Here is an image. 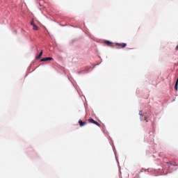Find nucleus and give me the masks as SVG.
<instances>
[{
	"mask_svg": "<svg viewBox=\"0 0 178 178\" xmlns=\"http://www.w3.org/2000/svg\"><path fill=\"white\" fill-rule=\"evenodd\" d=\"M89 123H93V124H96V126H98V127H101V124H99L98 122L94 120V119L90 118L88 120Z\"/></svg>",
	"mask_w": 178,
	"mask_h": 178,
	"instance_id": "f03ea898",
	"label": "nucleus"
},
{
	"mask_svg": "<svg viewBox=\"0 0 178 178\" xmlns=\"http://www.w3.org/2000/svg\"><path fill=\"white\" fill-rule=\"evenodd\" d=\"M104 44H106V45H108V47H112V44H113V42H112L109 40H106L104 42Z\"/></svg>",
	"mask_w": 178,
	"mask_h": 178,
	"instance_id": "0eeeda50",
	"label": "nucleus"
},
{
	"mask_svg": "<svg viewBox=\"0 0 178 178\" xmlns=\"http://www.w3.org/2000/svg\"><path fill=\"white\" fill-rule=\"evenodd\" d=\"M176 51H178V45L175 48Z\"/></svg>",
	"mask_w": 178,
	"mask_h": 178,
	"instance_id": "9d476101",
	"label": "nucleus"
},
{
	"mask_svg": "<svg viewBox=\"0 0 178 178\" xmlns=\"http://www.w3.org/2000/svg\"><path fill=\"white\" fill-rule=\"evenodd\" d=\"M139 115L140 116V120H147V117L144 116L143 114V111L139 112Z\"/></svg>",
	"mask_w": 178,
	"mask_h": 178,
	"instance_id": "39448f33",
	"label": "nucleus"
},
{
	"mask_svg": "<svg viewBox=\"0 0 178 178\" xmlns=\"http://www.w3.org/2000/svg\"><path fill=\"white\" fill-rule=\"evenodd\" d=\"M47 60H54V58L51 57L43 58L40 60V62H47Z\"/></svg>",
	"mask_w": 178,
	"mask_h": 178,
	"instance_id": "7ed1b4c3",
	"label": "nucleus"
},
{
	"mask_svg": "<svg viewBox=\"0 0 178 178\" xmlns=\"http://www.w3.org/2000/svg\"><path fill=\"white\" fill-rule=\"evenodd\" d=\"M79 124L81 127H83V126H86L87 124V122H83L81 120L79 121Z\"/></svg>",
	"mask_w": 178,
	"mask_h": 178,
	"instance_id": "423d86ee",
	"label": "nucleus"
},
{
	"mask_svg": "<svg viewBox=\"0 0 178 178\" xmlns=\"http://www.w3.org/2000/svg\"><path fill=\"white\" fill-rule=\"evenodd\" d=\"M175 88V90L177 91V90H178V79H177Z\"/></svg>",
	"mask_w": 178,
	"mask_h": 178,
	"instance_id": "1a4fd4ad",
	"label": "nucleus"
},
{
	"mask_svg": "<svg viewBox=\"0 0 178 178\" xmlns=\"http://www.w3.org/2000/svg\"><path fill=\"white\" fill-rule=\"evenodd\" d=\"M30 24L33 26V30H35V31H38L40 28L38 27V26L35 25V23H34V19H32Z\"/></svg>",
	"mask_w": 178,
	"mask_h": 178,
	"instance_id": "f257e3e1",
	"label": "nucleus"
},
{
	"mask_svg": "<svg viewBox=\"0 0 178 178\" xmlns=\"http://www.w3.org/2000/svg\"><path fill=\"white\" fill-rule=\"evenodd\" d=\"M42 54H43L42 50H41L39 55L36 57V59H41V56H42Z\"/></svg>",
	"mask_w": 178,
	"mask_h": 178,
	"instance_id": "6e6552de",
	"label": "nucleus"
},
{
	"mask_svg": "<svg viewBox=\"0 0 178 178\" xmlns=\"http://www.w3.org/2000/svg\"><path fill=\"white\" fill-rule=\"evenodd\" d=\"M115 45L121 47V48H126V47H127V44L126 43H115Z\"/></svg>",
	"mask_w": 178,
	"mask_h": 178,
	"instance_id": "20e7f679",
	"label": "nucleus"
}]
</instances>
